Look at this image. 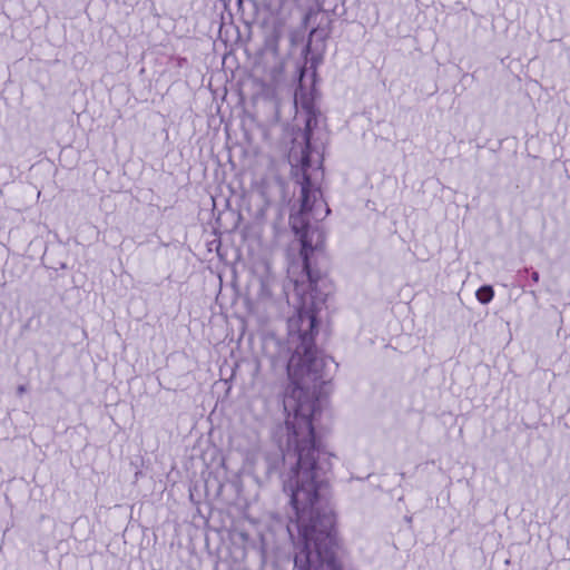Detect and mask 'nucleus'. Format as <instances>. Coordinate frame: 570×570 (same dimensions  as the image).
I'll use <instances>...</instances> for the list:
<instances>
[{
  "label": "nucleus",
  "instance_id": "f257e3e1",
  "mask_svg": "<svg viewBox=\"0 0 570 570\" xmlns=\"http://www.w3.org/2000/svg\"><path fill=\"white\" fill-rule=\"evenodd\" d=\"M294 107L287 163L299 188V207L291 212L288 225L299 245L302 272L292 279L295 315L287 318V394L293 400L292 415L287 410V452L292 448L296 458L289 504L296 515V547H336L335 514L321 494L326 484L322 474L330 469L328 453L315 428L322 400L330 392L328 366L334 360L324 355L315 342L327 292L326 275L316 264V256L325 248V233L312 216L321 210L331 214V209L312 178V137L320 112L315 100H294Z\"/></svg>",
  "mask_w": 570,
  "mask_h": 570
},
{
  "label": "nucleus",
  "instance_id": "f03ea898",
  "mask_svg": "<svg viewBox=\"0 0 570 570\" xmlns=\"http://www.w3.org/2000/svg\"><path fill=\"white\" fill-rule=\"evenodd\" d=\"M475 296H476V299L481 304H483V305L489 304L493 299L494 289H493L492 285H488V284L482 285L475 292Z\"/></svg>",
  "mask_w": 570,
  "mask_h": 570
},
{
  "label": "nucleus",
  "instance_id": "7ed1b4c3",
  "mask_svg": "<svg viewBox=\"0 0 570 570\" xmlns=\"http://www.w3.org/2000/svg\"><path fill=\"white\" fill-rule=\"evenodd\" d=\"M281 37H282L281 28H275L271 33L266 35V38L268 39L267 45H266V56H268V55L275 56L276 39H279Z\"/></svg>",
  "mask_w": 570,
  "mask_h": 570
},
{
  "label": "nucleus",
  "instance_id": "20e7f679",
  "mask_svg": "<svg viewBox=\"0 0 570 570\" xmlns=\"http://www.w3.org/2000/svg\"><path fill=\"white\" fill-rule=\"evenodd\" d=\"M539 279H540V274L537 271H533L531 273V282L537 284L539 282Z\"/></svg>",
  "mask_w": 570,
  "mask_h": 570
},
{
  "label": "nucleus",
  "instance_id": "39448f33",
  "mask_svg": "<svg viewBox=\"0 0 570 570\" xmlns=\"http://www.w3.org/2000/svg\"><path fill=\"white\" fill-rule=\"evenodd\" d=\"M26 391H27V389H26L24 385H19L18 389H17V393L19 395L23 394Z\"/></svg>",
  "mask_w": 570,
  "mask_h": 570
},
{
  "label": "nucleus",
  "instance_id": "423d86ee",
  "mask_svg": "<svg viewBox=\"0 0 570 570\" xmlns=\"http://www.w3.org/2000/svg\"><path fill=\"white\" fill-rule=\"evenodd\" d=\"M309 17H311V12H306V13H304V16H303V22H304L305 24L307 23V21H308Z\"/></svg>",
  "mask_w": 570,
  "mask_h": 570
},
{
  "label": "nucleus",
  "instance_id": "0eeeda50",
  "mask_svg": "<svg viewBox=\"0 0 570 570\" xmlns=\"http://www.w3.org/2000/svg\"><path fill=\"white\" fill-rule=\"evenodd\" d=\"M286 531H287V534H288L289 539L292 540L293 539V534H292L291 529H289L288 525L286 528Z\"/></svg>",
  "mask_w": 570,
  "mask_h": 570
},
{
  "label": "nucleus",
  "instance_id": "6e6552de",
  "mask_svg": "<svg viewBox=\"0 0 570 570\" xmlns=\"http://www.w3.org/2000/svg\"><path fill=\"white\" fill-rule=\"evenodd\" d=\"M405 521H406L407 523H411V522H412V517H405Z\"/></svg>",
  "mask_w": 570,
  "mask_h": 570
},
{
  "label": "nucleus",
  "instance_id": "1a4fd4ad",
  "mask_svg": "<svg viewBox=\"0 0 570 570\" xmlns=\"http://www.w3.org/2000/svg\"><path fill=\"white\" fill-rule=\"evenodd\" d=\"M528 273V268H524L523 271H520L519 274H527Z\"/></svg>",
  "mask_w": 570,
  "mask_h": 570
},
{
  "label": "nucleus",
  "instance_id": "9d476101",
  "mask_svg": "<svg viewBox=\"0 0 570 570\" xmlns=\"http://www.w3.org/2000/svg\"><path fill=\"white\" fill-rule=\"evenodd\" d=\"M529 293H530L533 297H535V296H537L534 291H530Z\"/></svg>",
  "mask_w": 570,
  "mask_h": 570
}]
</instances>
